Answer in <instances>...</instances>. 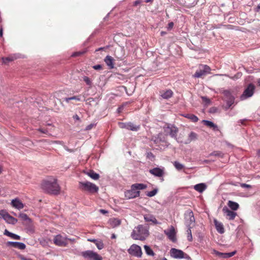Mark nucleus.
<instances>
[{
  "label": "nucleus",
  "instance_id": "obj_60",
  "mask_svg": "<svg viewBox=\"0 0 260 260\" xmlns=\"http://www.w3.org/2000/svg\"><path fill=\"white\" fill-rule=\"evenodd\" d=\"M153 1V0H146L145 2L148 3H150V2H152Z\"/></svg>",
  "mask_w": 260,
  "mask_h": 260
},
{
  "label": "nucleus",
  "instance_id": "obj_11",
  "mask_svg": "<svg viewBox=\"0 0 260 260\" xmlns=\"http://www.w3.org/2000/svg\"><path fill=\"white\" fill-rule=\"evenodd\" d=\"M164 232L171 241L173 242H176V233L174 226H171L168 231H165Z\"/></svg>",
  "mask_w": 260,
  "mask_h": 260
},
{
  "label": "nucleus",
  "instance_id": "obj_13",
  "mask_svg": "<svg viewBox=\"0 0 260 260\" xmlns=\"http://www.w3.org/2000/svg\"><path fill=\"white\" fill-rule=\"evenodd\" d=\"M171 256L175 258H182L184 257L185 253L179 249L172 248L170 250Z\"/></svg>",
  "mask_w": 260,
  "mask_h": 260
},
{
  "label": "nucleus",
  "instance_id": "obj_14",
  "mask_svg": "<svg viewBox=\"0 0 260 260\" xmlns=\"http://www.w3.org/2000/svg\"><path fill=\"white\" fill-rule=\"evenodd\" d=\"M186 224L187 227H191L193 225L195 222V218L193 212L189 210L187 211V215L186 216Z\"/></svg>",
  "mask_w": 260,
  "mask_h": 260
},
{
  "label": "nucleus",
  "instance_id": "obj_48",
  "mask_svg": "<svg viewBox=\"0 0 260 260\" xmlns=\"http://www.w3.org/2000/svg\"><path fill=\"white\" fill-rule=\"evenodd\" d=\"M202 99L203 100V101L205 102L206 103H210V100L207 98L206 97L203 96L202 97Z\"/></svg>",
  "mask_w": 260,
  "mask_h": 260
},
{
  "label": "nucleus",
  "instance_id": "obj_5",
  "mask_svg": "<svg viewBox=\"0 0 260 260\" xmlns=\"http://www.w3.org/2000/svg\"><path fill=\"white\" fill-rule=\"evenodd\" d=\"M81 255L87 260H103V257L92 250H86L81 252Z\"/></svg>",
  "mask_w": 260,
  "mask_h": 260
},
{
  "label": "nucleus",
  "instance_id": "obj_16",
  "mask_svg": "<svg viewBox=\"0 0 260 260\" xmlns=\"http://www.w3.org/2000/svg\"><path fill=\"white\" fill-rule=\"evenodd\" d=\"M222 211L225 214L226 218L230 220H234L237 215V213L230 210L226 207H224Z\"/></svg>",
  "mask_w": 260,
  "mask_h": 260
},
{
  "label": "nucleus",
  "instance_id": "obj_25",
  "mask_svg": "<svg viewBox=\"0 0 260 260\" xmlns=\"http://www.w3.org/2000/svg\"><path fill=\"white\" fill-rule=\"evenodd\" d=\"M206 185L203 183L196 184L194 186V189L199 192H202L206 189Z\"/></svg>",
  "mask_w": 260,
  "mask_h": 260
},
{
  "label": "nucleus",
  "instance_id": "obj_53",
  "mask_svg": "<svg viewBox=\"0 0 260 260\" xmlns=\"http://www.w3.org/2000/svg\"><path fill=\"white\" fill-rule=\"evenodd\" d=\"M93 124H92L88 125L86 127V129H87V130H89V129H91V128H92V127H93Z\"/></svg>",
  "mask_w": 260,
  "mask_h": 260
},
{
  "label": "nucleus",
  "instance_id": "obj_18",
  "mask_svg": "<svg viewBox=\"0 0 260 260\" xmlns=\"http://www.w3.org/2000/svg\"><path fill=\"white\" fill-rule=\"evenodd\" d=\"M7 245L8 246H11L21 250H23L26 247V246L24 243L17 242H7Z\"/></svg>",
  "mask_w": 260,
  "mask_h": 260
},
{
  "label": "nucleus",
  "instance_id": "obj_32",
  "mask_svg": "<svg viewBox=\"0 0 260 260\" xmlns=\"http://www.w3.org/2000/svg\"><path fill=\"white\" fill-rule=\"evenodd\" d=\"M132 187L135 188L136 190H142L145 189L147 185L143 183H136L132 185Z\"/></svg>",
  "mask_w": 260,
  "mask_h": 260
},
{
  "label": "nucleus",
  "instance_id": "obj_3",
  "mask_svg": "<svg viewBox=\"0 0 260 260\" xmlns=\"http://www.w3.org/2000/svg\"><path fill=\"white\" fill-rule=\"evenodd\" d=\"M79 188L90 193H94L99 190V187L95 184L88 181L80 182Z\"/></svg>",
  "mask_w": 260,
  "mask_h": 260
},
{
  "label": "nucleus",
  "instance_id": "obj_50",
  "mask_svg": "<svg viewBox=\"0 0 260 260\" xmlns=\"http://www.w3.org/2000/svg\"><path fill=\"white\" fill-rule=\"evenodd\" d=\"M88 241H90L91 242L94 243L95 244L96 243V242L98 241V240L94 239H88L87 240Z\"/></svg>",
  "mask_w": 260,
  "mask_h": 260
},
{
  "label": "nucleus",
  "instance_id": "obj_36",
  "mask_svg": "<svg viewBox=\"0 0 260 260\" xmlns=\"http://www.w3.org/2000/svg\"><path fill=\"white\" fill-rule=\"evenodd\" d=\"M71 100H76L77 101H81L80 95L73 96L70 98H66L64 101L67 103H69Z\"/></svg>",
  "mask_w": 260,
  "mask_h": 260
},
{
  "label": "nucleus",
  "instance_id": "obj_49",
  "mask_svg": "<svg viewBox=\"0 0 260 260\" xmlns=\"http://www.w3.org/2000/svg\"><path fill=\"white\" fill-rule=\"evenodd\" d=\"M141 2H142V1H141V0H138V1H135V2L134 3V6H137V5H138L139 4H140Z\"/></svg>",
  "mask_w": 260,
  "mask_h": 260
},
{
  "label": "nucleus",
  "instance_id": "obj_59",
  "mask_svg": "<svg viewBox=\"0 0 260 260\" xmlns=\"http://www.w3.org/2000/svg\"><path fill=\"white\" fill-rule=\"evenodd\" d=\"M242 186H244V187H250V186L248 184H243L242 185Z\"/></svg>",
  "mask_w": 260,
  "mask_h": 260
},
{
  "label": "nucleus",
  "instance_id": "obj_34",
  "mask_svg": "<svg viewBox=\"0 0 260 260\" xmlns=\"http://www.w3.org/2000/svg\"><path fill=\"white\" fill-rule=\"evenodd\" d=\"M184 116L186 118H187L190 119L192 122H196L198 121L199 119L196 115L192 114H187Z\"/></svg>",
  "mask_w": 260,
  "mask_h": 260
},
{
  "label": "nucleus",
  "instance_id": "obj_4",
  "mask_svg": "<svg viewBox=\"0 0 260 260\" xmlns=\"http://www.w3.org/2000/svg\"><path fill=\"white\" fill-rule=\"evenodd\" d=\"M164 132L167 135L170 136L174 138L177 141L179 142L177 138V135L178 133V128L175 125L171 124H168L164 127Z\"/></svg>",
  "mask_w": 260,
  "mask_h": 260
},
{
  "label": "nucleus",
  "instance_id": "obj_57",
  "mask_svg": "<svg viewBox=\"0 0 260 260\" xmlns=\"http://www.w3.org/2000/svg\"><path fill=\"white\" fill-rule=\"evenodd\" d=\"M260 10V4H258L256 7V11H259Z\"/></svg>",
  "mask_w": 260,
  "mask_h": 260
},
{
  "label": "nucleus",
  "instance_id": "obj_44",
  "mask_svg": "<svg viewBox=\"0 0 260 260\" xmlns=\"http://www.w3.org/2000/svg\"><path fill=\"white\" fill-rule=\"evenodd\" d=\"M3 62L4 63H7L8 62L12 61L14 60V58L12 57H7L3 58Z\"/></svg>",
  "mask_w": 260,
  "mask_h": 260
},
{
  "label": "nucleus",
  "instance_id": "obj_42",
  "mask_svg": "<svg viewBox=\"0 0 260 260\" xmlns=\"http://www.w3.org/2000/svg\"><path fill=\"white\" fill-rule=\"evenodd\" d=\"M157 189H154L152 190V191L148 192L147 193V196L149 197H152L154 196L157 193Z\"/></svg>",
  "mask_w": 260,
  "mask_h": 260
},
{
  "label": "nucleus",
  "instance_id": "obj_37",
  "mask_svg": "<svg viewBox=\"0 0 260 260\" xmlns=\"http://www.w3.org/2000/svg\"><path fill=\"white\" fill-rule=\"evenodd\" d=\"M86 50H83L75 52L71 55V56L73 57L80 56L85 54L86 52Z\"/></svg>",
  "mask_w": 260,
  "mask_h": 260
},
{
  "label": "nucleus",
  "instance_id": "obj_1",
  "mask_svg": "<svg viewBox=\"0 0 260 260\" xmlns=\"http://www.w3.org/2000/svg\"><path fill=\"white\" fill-rule=\"evenodd\" d=\"M41 188L45 192L50 194L58 195L60 192V187L57 179L51 177L42 181Z\"/></svg>",
  "mask_w": 260,
  "mask_h": 260
},
{
  "label": "nucleus",
  "instance_id": "obj_63",
  "mask_svg": "<svg viewBox=\"0 0 260 260\" xmlns=\"http://www.w3.org/2000/svg\"><path fill=\"white\" fill-rule=\"evenodd\" d=\"M71 241V242H74V239H72L68 238V241Z\"/></svg>",
  "mask_w": 260,
  "mask_h": 260
},
{
  "label": "nucleus",
  "instance_id": "obj_7",
  "mask_svg": "<svg viewBox=\"0 0 260 260\" xmlns=\"http://www.w3.org/2000/svg\"><path fill=\"white\" fill-rule=\"evenodd\" d=\"M54 244L60 247H66L68 245V238L60 234L57 235L53 238Z\"/></svg>",
  "mask_w": 260,
  "mask_h": 260
},
{
  "label": "nucleus",
  "instance_id": "obj_45",
  "mask_svg": "<svg viewBox=\"0 0 260 260\" xmlns=\"http://www.w3.org/2000/svg\"><path fill=\"white\" fill-rule=\"evenodd\" d=\"M128 123L119 122V126L120 128L127 129Z\"/></svg>",
  "mask_w": 260,
  "mask_h": 260
},
{
  "label": "nucleus",
  "instance_id": "obj_10",
  "mask_svg": "<svg viewBox=\"0 0 260 260\" xmlns=\"http://www.w3.org/2000/svg\"><path fill=\"white\" fill-rule=\"evenodd\" d=\"M254 89L255 86L252 83L249 84L244 91L243 93L241 96V99L244 100L247 98L251 97L253 94Z\"/></svg>",
  "mask_w": 260,
  "mask_h": 260
},
{
  "label": "nucleus",
  "instance_id": "obj_62",
  "mask_svg": "<svg viewBox=\"0 0 260 260\" xmlns=\"http://www.w3.org/2000/svg\"><path fill=\"white\" fill-rule=\"evenodd\" d=\"M257 84H258V86H260V79H259L257 80Z\"/></svg>",
  "mask_w": 260,
  "mask_h": 260
},
{
  "label": "nucleus",
  "instance_id": "obj_12",
  "mask_svg": "<svg viewBox=\"0 0 260 260\" xmlns=\"http://www.w3.org/2000/svg\"><path fill=\"white\" fill-rule=\"evenodd\" d=\"M140 196V191L136 190L135 188L131 186L130 190H127L125 192V197L127 199H133L138 197Z\"/></svg>",
  "mask_w": 260,
  "mask_h": 260
},
{
  "label": "nucleus",
  "instance_id": "obj_28",
  "mask_svg": "<svg viewBox=\"0 0 260 260\" xmlns=\"http://www.w3.org/2000/svg\"><path fill=\"white\" fill-rule=\"evenodd\" d=\"M228 205L232 210L234 211L238 210L239 208V205L237 203L232 201H229Z\"/></svg>",
  "mask_w": 260,
  "mask_h": 260
},
{
  "label": "nucleus",
  "instance_id": "obj_38",
  "mask_svg": "<svg viewBox=\"0 0 260 260\" xmlns=\"http://www.w3.org/2000/svg\"><path fill=\"white\" fill-rule=\"evenodd\" d=\"M173 165L175 168L179 171L181 170L184 168V166L178 161H174Z\"/></svg>",
  "mask_w": 260,
  "mask_h": 260
},
{
  "label": "nucleus",
  "instance_id": "obj_8",
  "mask_svg": "<svg viewBox=\"0 0 260 260\" xmlns=\"http://www.w3.org/2000/svg\"><path fill=\"white\" fill-rule=\"evenodd\" d=\"M127 251L130 255L137 257H141L142 255L141 247L136 244L132 245Z\"/></svg>",
  "mask_w": 260,
  "mask_h": 260
},
{
  "label": "nucleus",
  "instance_id": "obj_54",
  "mask_svg": "<svg viewBox=\"0 0 260 260\" xmlns=\"http://www.w3.org/2000/svg\"><path fill=\"white\" fill-rule=\"evenodd\" d=\"M3 29L2 28V27H1L0 28V37H3Z\"/></svg>",
  "mask_w": 260,
  "mask_h": 260
},
{
  "label": "nucleus",
  "instance_id": "obj_43",
  "mask_svg": "<svg viewBox=\"0 0 260 260\" xmlns=\"http://www.w3.org/2000/svg\"><path fill=\"white\" fill-rule=\"evenodd\" d=\"M83 80L86 83L87 85H91V81L90 79H89V78H88L87 76H84L83 77Z\"/></svg>",
  "mask_w": 260,
  "mask_h": 260
},
{
  "label": "nucleus",
  "instance_id": "obj_33",
  "mask_svg": "<svg viewBox=\"0 0 260 260\" xmlns=\"http://www.w3.org/2000/svg\"><path fill=\"white\" fill-rule=\"evenodd\" d=\"M4 234L16 240H20V237L17 235H16L15 234L10 233L7 230H5Z\"/></svg>",
  "mask_w": 260,
  "mask_h": 260
},
{
  "label": "nucleus",
  "instance_id": "obj_22",
  "mask_svg": "<svg viewBox=\"0 0 260 260\" xmlns=\"http://www.w3.org/2000/svg\"><path fill=\"white\" fill-rule=\"evenodd\" d=\"M108 224L111 228H114L121 224V220L118 218H112L109 220Z\"/></svg>",
  "mask_w": 260,
  "mask_h": 260
},
{
  "label": "nucleus",
  "instance_id": "obj_47",
  "mask_svg": "<svg viewBox=\"0 0 260 260\" xmlns=\"http://www.w3.org/2000/svg\"><path fill=\"white\" fill-rule=\"evenodd\" d=\"M93 68L96 70H101L102 69V66L100 64H97V65L94 66L93 67Z\"/></svg>",
  "mask_w": 260,
  "mask_h": 260
},
{
  "label": "nucleus",
  "instance_id": "obj_40",
  "mask_svg": "<svg viewBox=\"0 0 260 260\" xmlns=\"http://www.w3.org/2000/svg\"><path fill=\"white\" fill-rule=\"evenodd\" d=\"M95 245L99 250H101L104 247V243L101 240H98L95 243Z\"/></svg>",
  "mask_w": 260,
  "mask_h": 260
},
{
  "label": "nucleus",
  "instance_id": "obj_39",
  "mask_svg": "<svg viewBox=\"0 0 260 260\" xmlns=\"http://www.w3.org/2000/svg\"><path fill=\"white\" fill-rule=\"evenodd\" d=\"M191 227H188V229L186 231L187 234V239L189 241H192V236L191 234Z\"/></svg>",
  "mask_w": 260,
  "mask_h": 260
},
{
  "label": "nucleus",
  "instance_id": "obj_56",
  "mask_svg": "<svg viewBox=\"0 0 260 260\" xmlns=\"http://www.w3.org/2000/svg\"><path fill=\"white\" fill-rule=\"evenodd\" d=\"M100 211L101 213H103V214H105V213H108L107 211H106L105 210H104V209H101L100 210Z\"/></svg>",
  "mask_w": 260,
  "mask_h": 260
},
{
  "label": "nucleus",
  "instance_id": "obj_15",
  "mask_svg": "<svg viewBox=\"0 0 260 260\" xmlns=\"http://www.w3.org/2000/svg\"><path fill=\"white\" fill-rule=\"evenodd\" d=\"M212 253L215 254L216 256H218L220 258H227L234 256L236 253V251H233L229 253H222L219 252L216 250H213Z\"/></svg>",
  "mask_w": 260,
  "mask_h": 260
},
{
  "label": "nucleus",
  "instance_id": "obj_46",
  "mask_svg": "<svg viewBox=\"0 0 260 260\" xmlns=\"http://www.w3.org/2000/svg\"><path fill=\"white\" fill-rule=\"evenodd\" d=\"M174 23L173 22H170L168 23V30H171L173 28V26H174Z\"/></svg>",
  "mask_w": 260,
  "mask_h": 260
},
{
  "label": "nucleus",
  "instance_id": "obj_19",
  "mask_svg": "<svg viewBox=\"0 0 260 260\" xmlns=\"http://www.w3.org/2000/svg\"><path fill=\"white\" fill-rule=\"evenodd\" d=\"M144 218L146 222H151L154 224L158 223L155 216L151 214H146L144 215Z\"/></svg>",
  "mask_w": 260,
  "mask_h": 260
},
{
  "label": "nucleus",
  "instance_id": "obj_23",
  "mask_svg": "<svg viewBox=\"0 0 260 260\" xmlns=\"http://www.w3.org/2000/svg\"><path fill=\"white\" fill-rule=\"evenodd\" d=\"M149 172L157 177H160L164 175L163 170L159 168H155L149 170Z\"/></svg>",
  "mask_w": 260,
  "mask_h": 260
},
{
  "label": "nucleus",
  "instance_id": "obj_35",
  "mask_svg": "<svg viewBox=\"0 0 260 260\" xmlns=\"http://www.w3.org/2000/svg\"><path fill=\"white\" fill-rule=\"evenodd\" d=\"M144 248L147 255L151 256H153L154 255V253L153 252V250L149 246L145 245Z\"/></svg>",
  "mask_w": 260,
  "mask_h": 260
},
{
  "label": "nucleus",
  "instance_id": "obj_52",
  "mask_svg": "<svg viewBox=\"0 0 260 260\" xmlns=\"http://www.w3.org/2000/svg\"><path fill=\"white\" fill-rule=\"evenodd\" d=\"M20 217H22L23 219H27V215L25 214H23V213L20 214Z\"/></svg>",
  "mask_w": 260,
  "mask_h": 260
},
{
  "label": "nucleus",
  "instance_id": "obj_64",
  "mask_svg": "<svg viewBox=\"0 0 260 260\" xmlns=\"http://www.w3.org/2000/svg\"><path fill=\"white\" fill-rule=\"evenodd\" d=\"M257 155L258 156H260V149L258 150L257 151Z\"/></svg>",
  "mask_w": 260,
  "mask_h": 260
},
{
  "label": "nucleus",
  "instance_id": "obj_24",
  "mask_svg": "<svg viewBox=\"0 0 260 260\" xmlns=\"http://www.w3.org/2000/svg\"><path fill=\"white\" fill-rule=\"evenodd\" d=\"M104 61L106 64L109 67L110 69H113L114 67V59L113 58L109 55H107L104 59Z\"/></svg>",
  "mask_w": 260,
  "mask_h": 260
},
{
  "label": "nucleus",
  "instance_id": "obj_58",
  "mask_svg": "<svg viewBox=\"0 0 260 260\" xmlns=\"http://www.w3.org/2000/svg\"><path fill=\"white\" fill-rule=\"evenodd\" d=\"M240 122L242 124H245V122H246L245 120H241Z\"/></svg>",
  "mask_w": 260,
  "mask_h": 260
},
{
  "label": "nucleus",
  "instance_id": "obj_17",
  "mask_svg": "<svg viewBox=\"0 0 260 260\" xmlns=\"http://www.w3.org/2000/svg\"><path fill=\"white\" fill-rule=\"evenodd\" d=\"M224 95L225 96L226 98V100L227 102V104L229 106V107H231L234 103L235 98L231 94V93L228 90L224 91Z\"/></svg>",
  "mask_w": 260,
  "mask_h": 260
},
{
  "label": "nucleus",
  "instance_id": "obj_26",
  "mask_svg": "<svg viewBox=\"0 0 260 260\" xmlns=\"http://www.w3.org/2000/svg\"><path fill=\"white\" fill-rule=\"evenodd\" d=\"M214 223L217 232L220 234H223L224 232L223 224L221 222H218L216 220H214Z\"/></svg>",
  "mask_w": 260,
  "mask_h": 260
},
{
  "label": "nucleus",
  "instance_id": "obj_30",
  "mask_svg": "<svg viewBox=\"0 0 260 260\" xmlns=\"http://www.w3.org/2000/svg\"><path fill=\"white\" fill-rule=\"evenodd\" d=\"M127 129L132 131H137L140 129V125H136L132 122H128Z\"/></svg>",
  "mask_w": 260,
  "mask_h": 260
},
{
  "label": "nucleus",
  "instance_id": "obj_41",
  "mask_svg": "<svg viewBox=\"0 0 260 260\" xmlns=\"http://www.w3.org/2000/svg\"><path fill=\"white\" fill-rule=\"evenodd\" d=\"M210 155H214L215 156L222 157L223 156V154L221 151H217L213 152L212 153L210 154Z\"/></svg>",
  "mask_w": 260,
  "mask_h": 260
},
{
  "label": "nucleus",
  "instance_id": "obj_27",
  "mask_svg": "<svg viewBox=\"0 0 260 260\" xmlns=\"http://www.w3.org/2000/svg\"><path fill=\"white\" fill-rule=\"evenodd\" d=\"M198 135L193 132H191L188 135V138L186 142V144H188L190 143L192 141H195L198 139Z\"/></svg>",
  "mask_w": 260,
  "mask_h": 260
},
{
  "label": "nucleus",
  "instance_id": "obj_20",
  "mask_svg": "<svg viewBox=\"0 0 260 260\" xmlns=\"http://www.w3.org/2000/svg\"><path fill=\"white\" fill-rule=\"evenodd\" d=\"M11 205L13 207L19 210L22 209L24 207V204L17 198L12 200Z\"/></svg>",
  "mask_w": 260,
  "mask_h": 260
},
{
  "label": "nucleus",
  "instance_id": "obj_31",
  "mask_svg": "<svg viewBox=\"0 0 260 260\" xmlns=\"http://www.w3.org/2000/svg\"><path fill=\"white\" fill-rule=\"evenodd\" d=\"M87 174L88 175V176H89L92 179L95 180L99 179V178H100V175L92 170H90L89 172H88L87 173Z\"/></svg>",
  "mask_w": 260,
  "mask_h": 260
},
{
  "label": "nucleus",
  "instance_id": "obj_2",
  "mask_svg": "<svg viewBox=\"0 0 260 260\" xmlns=\"http://www.w3.org/2000/svg\"><path fill=\"white\" fill-rule=\"evenodd\" d=\"M149 234L148 228L143 225L140 224L135 227L131 233V237L134 240L144 241Z\"/></svg>",
  "mask_w": 260,
  "mask_h": 260
},
{
  "label": "nucleus",
  "instance_id": "obj_21",
  "mask_svg": "<svg viewBox=\"0 0 260 260\" xmlns=\"http://www.w3.org/2000/svg\"><path fill=\"white\" fill-rule=\"evenodd\" d=\"M160 96L164 99L171 98L173 95V92L171 89L161 90L159 92Z\"/></svg>",
  "mask_w": 260,
  "mask_h": 260
},
{
  "label": "nucleus",
  "instance_id": "obj_29",
  "mask_svg": "<svg viewBox=\"0 0 260 260\" xmlns=\"http://www.w3.org/2000/svg\"><path fill=\"white\" fill-rule=\"evenodd\" d=\"M203 122L207 126L212 128L213 129V130H214V131L218 130L217 126L216 125H215L213 122H212L210 121L205 120H203Z\"/></svg>",
  "mask_w": 260,
  "mask_h": 260
},
{
  "label": "nucleus",
  "instance_id": "obj_55",
  "mask_svg": "<svg viewBox=\"0 0 260 260\" xmlns=\"http://www.w3.org/2000/svg\"><path fill=\"white\" fill-rule=\"evenodd\" d=\"M20 257L21 260H31L30 258H26L24 257V256H23L22 255L20 256Z\"/></svg>",
  "mask_w": 260,
  "mask_h": 260
},
{
  "label": "nucleus",
  "instance_id": "obj_9",
  "mask_svg": "<svg viewBox=\"0 0 260 260\" xmlns=\"http://www.w3.org/2000/svg\"><path fill=\"white\" fill-rule=\"evenodd\" d=\"M0 216L8 223L14 224L17 222V219L11 216L5 210H0Z\"/></svg>",
  "mask_w": 260,
  "mask_h": 260
},
{
  "label": "nucleus",
  "instance_id": "obj_6",
  "mask_svg": "<svg viewBox=\"0 0 260 260\" xmlns=\"http://www.w3.org/2000/svg\"><path fill=\"white\" fill-rule=\"evenodd\" d=\"M211 71L210 68L205 64H200L199 69L197 70L195 74L193 75L194 78H201L209 74Z\"/></svg>",
  "mask_w": 260,
  "mask_h": 260
},
{
  "label": "nucleus",
  "instance_id": "obj_51",
  "mask_svg": "<svg viewBox=\"0 0 260 260\" xmlns=\"http://www.w3.org/2000/svg\"><path fill=\"white\" fill-rule=\"evenodd\" d=\"M73 118L76 120H78V121H80V117H79V116L77 114L73 116Z\"/></svg>",
  "mask_w": 260,
  "mask_h": 260
},
{
  "label": "nucleus",
  "instance_id": "obj_61",
  "mask_svg": "<svg viewBox=\"0 0 260 260\" xmlns=\"http://www.w3.org/2000/svg\"><path fill=\"white\" fill-rule=\"evenodd\" d=\"M116 238V235H115V234H113V235H112L111 238H112V239H114V238Z\"/></svg>",
  "mask_w": 260,
  "mask_h": 260
}]
</instances>
